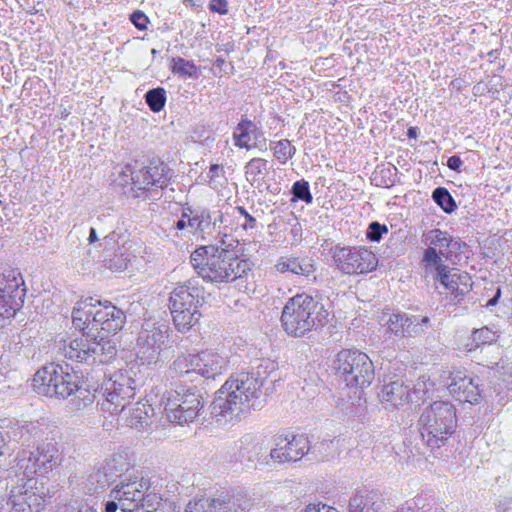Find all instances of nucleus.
I'll list each match as a JSON object with an SVG mask.
<instances>
[{
	"label": "nucleus",
	"mask_w": 512,
	"mask_h": 512,
	"mask_svg": "<svg viewBox=\"0 0 512 512\" xmlns=\"http://www.w3.org/2000/svg\"><path fill=\"white\" fill-rule=\"evenodd\" d=\"M144 100L152 112L159 113L164 109L167 101L166 90L163 87L149 89L144 95Z\"/></svg>",
	"instance_id": "ea45409f"
},
{
	"label": "nucleus",
	"mask_w": 512,
	"mask_h": 512,
	"mask_svg": "<svg viewBox=\"0 0 512 512\" xmlns=\"http://www.w3.org/2000/svg\"><path fill=\"white\" fill-rule=\"evenodd\" d=\"M418 425L425 444L432 449L440 448L455 432L456 408L448 401H435L422 411Z\"/></svg>",
	"instance_id": "423d86ee"
},
{
	"label": "nucleus",
	"mask_w": 512,
	"mask_h": 512,
	"mask_svg": "<svg viewBox=\"0 0 512 512\" xmlns=\"http://www.w3.org/2000/svg\"><path fill=\"white\" fill-rule=\"evenodd\" d=\"M118 238V233H116V231H112L111 233L104 236L99 246L103 247L104 249H114L116 243L118 242Z\"/></svg>",
	"instance_id": "13d9d810"
},
{
	"label": "nucleus",
	"mask_w": 512,
	"mask_h": 512,
	"mask_svg": "<svg viewBox=\"0 0 512 512\" xmlns=\"http://www.w3.org/2000/svg\"><path fill=\"white\" fill-rule=\"evenodd\" d=\"M65 509L66 512H96L92 507L88 505H83L77 509L74 507H65Z\"/></svg>",
	"instance_id": "e2e57ef3"
},
{
	"label": "nucleus",
	"mask_w": 512,
	"mask_h": 512,
	"mask_svg": "<svg viewBox=\"0 0 512 512\" xmlns=\"http://www.w3.org/2000/svg\"><path fill=\"white\" fill-rule=\"evenodd\" d=\"M196 373L209 379L223 374L228 369V357L213 349L195 354Z\"/></svg>",
	"instance_id": "412c9836"
},
{
	"label": "nucleus",
	"mask_w": 512,
	"mask_h": 512,
	"mask_svg": "<svg viewBox=\"0 0 512 512\" xmlns=\"http://www.w3.org/2000/svg\"><path fill=\"white\" fill-rule=\"evenodd\" d=\"M333 259L337 268L346 274H365L376 269V255L365 247L335 246Z\"/></svg>",
	"instance_id": "dca6fc26"
},
{
	"label": "nucleus",
	"mask_w": 512,
	"mask_h": 512,
	"mask_svg": "<svg viewBox=\"0 0 512 512\" xmlns=\"http://www.w3.org/2000/svg\"><path fill=\"white\" fill-rule=\"evenodd\" d=\"M448 389L450 394L460 402L476 404L481 398L479 379L469 377L460 371L452 374Z\"/></svg>",
	"instance_id": "aec40b11"
},
{
	"label": "nucleus",
	"mask_w": 512,
	"mask_h": 512,
	"mask_svg": "<svg viewBox=\"0 0 512 512\" xmlns=\"http://www.w3.org/2000/svg\"><path fill=\"white\" fill-rule=\"evenodd\" d=\"M290 193L292 195V202L302 201L307 205L313 202L309 182L304 179L295 181L291 187Z\"/></svg>",
	"instance_id": "49530a36"
},
{
	"label": "nucleus",
	"mask_w": 512,
	"mask_h": 512,
	"mask_svg": "<svg viewBox=\"0 0 512 512\" xmlns=\"http://www.w3.org/2000/svg\"><path fill=\"white\" fill-rule=\"evenodd\" d=\"M447 166L453 171L460 172L461 167L463 166V161L458 155H453L448 158Z\"/></svg>",
	"instance_id": "052dcab7"
},
{
	"label": "nucleus",
	"mask_w": 512,
	"mask_h": 512,
	"mask_svg": "<svg viewBox=\"0 0 512 512\" xmlns=\"http://www.w3.org/2000/svg\"><path fill=\"white\" fill-rule=\"evenodd\" d=\"M80 377L54 362L40 368L34 375L33 387L39 394L66 399L76 394L77 409H82L94 401V395L80 385Z\"/></svg>",
	"instance_id": "20e7f679"
},
{
	"label": "nucleus",
	"mask_w": 512,
	"mask_h": 512,
	"mask_svg": "<svg viewBox=\"0 0 512 512\" xmlns=\"http://www.w3.org/2000/svg\"><path fill=\"white\" fill-rule=\"evenodd\" d=\"M35 450H22L15 458V468L18 476L35 478L47 476L61 463V453L54 438H45Z\"/></svg>",
	"instance_id": "1a4fd4ad"
},
{
	"label": "nucleus",
	"mask_w": 512,
	"mask_h": 512,
	"mask_svg": "<svg viewBox=\"0 0 512 512\" xmlns=\"http://www.w3.org/2000/svg\"><path fill=\"white\" fill-rule=\"evenodd\" d=\"M329 313L324 305L305 293L297 294L285 304L281 314L284 331L292 337H303L323 327Z\"/></svg>",
	"instance_id": "39448f33"
},
{
	"label": "nucleus",
	"mask_w": 512,
	"mask_h": 512,
	"mask_svg": "<svg viewBox=\"0 0 512 512\" xmlns=\"http://www.w3.org/2000/svg\"><path fill=\"white\" fill-rule=\"evenodd\" d=\"M393 512H414V511H413V507L408 502H406L405 504H402L401 506H399Z\"/></svg>",
	"instance_id": "774afa93"
},
{
	"label": "nucleus",
	"mask_w": 512,
	"mask_h": 512,
	"mask_svg": "<svg viewBox=\"0 0 512 512\" xmlns=\"http://www.w3.org/2000/svg\"><path fill=\"white\" fill-rule=\"evenodd\" d=\"M385 507V499L380 492L363 488L350 497L348 512H383Z\"/></svg>",
	"instance_id": "b1692460"
},
{
	"label": "nucleus",
	"mask_w": 512,
	"mask_h": 512,
	"mask_svg": "<svg viewBox=\"0 0 512 512\" xmlns=\"http://www.w3.org/2000/svg\"><path fill=\"white\" fill-rule=\"evenodd\" d=\"M398 169L395 166H377L373 172L372 182L377 187L391 188L395 185Z\"/></svg>",
	"instance_id": "e433bc0d"
},
{
	"label": "nucleus",
	"mask_w": 512,
	"mask_h": 512,
	"mask_svg": "<svg viewBox=\"0 0 512 512\" xmlns=\"http://www.w3.org/2000/svg\"><path fill=\"white\" fill-rule=\"evenodd\" d=\"M497 512H508L512 508V497L501 496L495 503Z\"/></svg>",
	"instance_id": "bf43d9fd"
},
{
	"label": "nucleus",
	"mask_w": 512,
	"mask_h": 512,
	"mask_svg": "<svg viewBox=\"0 0 512 512\" xmlns=\"http://www.w3.org/2000/svg\"><path fill=\"white\" fill-rule=\"evenodd\" d=\"M88 241L90 244L99 241L97 230L95 227H91L89 230Z\"/></svg>",
	"instance_id": "338daca9"
},
{
	"label": "nucleus",
	"mask_w": 512,
	"mask_h": 512,
	"mask_svg": "<svg viewBox=\"0 0 512 512\" xmlns=\"http://www.w3.org/2000/svg\"><path fill=\"white\" fill-rule=\"evenodd\" d=\"M153 412L151 405L146 402L138 401L132 407H128L125 412V420L128 426L137 430H142L148 425L149 413Z\"/></svg>",
	"instance_id": "7c9ffc66"
},
{
	"label": "nucleus",
	"mask_w": 512,
	"mask_h": 512,
	"mask_svg": "<svg viewBox=\"0 0 512 512\" xmlns=\"http://www.w3.org/2000/svg\"><path fill=\"white\" fill-rule=\"evenodd\" d=\"M497 338V333L488 327L475 329L472 333V342L468 343L466 346L468 351H473L481 345L492 344Z\"/></svg>",
	"instance_id": "79ce46f5"
},
{
	"label": "nucleus",
	"mask_w": 512,
	"mask_h": 512,
	"mask_svg": "<svg viewBox=\"0 0 512 512\" xmlns=\"http://www.w3.org/2000/svg\"><path fill=\"white\" fill-rule=\"evenodd\" d=\"M131 261V255L126 251L115 253L113 257L106 260V267L113 272H121L127 269Z\"/></svg>",
	"instance_id": "09e8293b"
},
{
	"label": "nucleus",
	"mask_w": 512,
	"mask_h": 512,
	"mask_svg": "<svg viewBox=\"0 0 512 512\" xmlns=\"http://www.w3.org/2000/svg\"><path fill=\"white\" fill-rule=\"evenodd\" d=\"M204 302V290H173L170 296V309L179 332L189 330L198 321V307Z\"/></svg>",
	"instance_id": "2eb2a0df"
},
{
	"label": "nucleus",
	"mask_w": 512,
	"mask_h": 512,
	"mask_svg": "<svg viewBox=\"0 0 512 512\" xmlns=\"http://www.w3.org/2000/svg\"><path fill=\"white\" fill-rule=\"evenodd\" d=\"M429 318L407 316L404 313H392L386 321L388 330L398 337H415L429 326Z\"/></svg>",
	"instance_id": "6ab92c4d"
},
{
	"label": "nucleus",
	"mask_w": 512,
	"mask_h": 512,
	"mask_svg": "<svg viewBox=\"0 0 512 512\" xmlns=\"http://www.w3.org/2000/svg\"><path fill=\"white\" fill-rule=\"evenodd\" d=\"M421 242L426 246L420 262L425 272L445 265L443 258L452 264H457L468 248L460 238H455L439 228L423 233Z\"/></svg>",
	"instance_id": "6e6552de"
},
{
	"label": "nucleus",
	"mask_w": 512,
	"mask_h": 512,
	"mask_svg": "<svg viewBox=\"0 0 512 512\" xmlns=\"http://www.w3.org/2000/svg\"><path fill=\"white\" fill-rule=\"evenodd\" d=\"M238 449L240 456L248 461L258 460L264 452L260 439L251 433L245 434L240 438Z\"/></svg>",
	"instance_id": "473e14b6"
},
{
	"label": "nucleus",
	"mask_w": 512,
	"mask_h": 512,
	"mask_svg": "<svg viewBox=\"0 0 512 512\" xmlns=\"http://www.w3.org/2000/svg\"><path fill=\"white\" fill-rule=\"evenodd\" d=\"M500 296H501V290H496V294L491 299H489L487 301V303L485 304V307L489 308V307L496 305Z\"/></svg>",
	"instance_id": "69168bd1"
},
{
	"label": "nucleus",
	"mask_w": 512,
	"mask_h": 512,
	"mask_svg": "<svg viewBox=\"0 0 512 512\" xmlns=\"http://www.w3.org/2000/svg\"><path fill=\"white\" fill-rule=\"evenodd\" d=\"M275 267L281 273L290 272L305 277H309L315 272L314 264L309 258L281 257Z\"/></svg>",
	"instance_id": "cd10ccee"
},
{
	"label": "nucleus",
	"mask_w": 512,
	"mask_h": 512,
	"mask_svg": "<svg viewBox=\"0 0 512 512\" xmlns=\"http://www.w3.org/2000/svg\"><path fill=\"white\" fill-rule=\"evenodd\" d=\"M87 481V489L90 493H97L100 490H104L113 483L101 464L88 476Z\"/></svg>",
	"instance_id": "58836bf2"
},
{
	"label": "nucleus",
	"mask_w": 512,
	"mask_h": 512,
	"mask_svg": "<svg viewBox=\"0 0 512 512\" xmlns=\"http://www.w3.org/2000/svg\"><path fill=\"white\" fill-rule=\"evenodd\" d=\"M117 500L113 499L112 501H107L105 503V512H116L118 509L119 502H116Z\"/></svg>",
	"instance_id": "0e129e2a"
},
{
	"label": "nucleus",
	"mask_w": 512,
	"mask_h": 512,
	"mask_svg": "<svg viewBox=\"0 0 512 512\" xmlns=\"http://www.w3.org/2000/svg\"><path fill=\"white\" fill-rule=\"evenodd\" d=\"M99 307H103V304L93 297L77 301L72 311V323L83 334L80 338L68 342L66 340L58 342V353L65 359L94 365L108 363L115 357V345L109 340H104L103 337L98 340L94 335V331H98V324L93 320Z\"/></svg>",
	"instance_id": "f03ea898"
},
{
	"label": "nucleus",
	"mask_w": 512,
	"mask_h": 512,
	"mask_svg": "<svg viewBox=\"0 0 512 512\" xmlns=\"http://www.w3.org/2000/svg\"><path fill=\"white\" fill-rule=\"evenodd\" d=\"M7 424L1 426L5 429L2 432L9 441L14 442H28L29 438L41 439L48 434L49 427L39 422H30L26 425H20L18 421L7 420Z\"/></svg>",
	"instance_id": "5701e85b"
},
{
	"label": "nucleus",
	"mask_w": 512,
	"mask_h": 512,
	"mask_svg": "<svg viewBox=\"0 0 512 512\" xmlns=\"http://www.w3.org/2000/svg\"><path fill=\"white\" fill-rule=\"evenodd\" d=\"M27 290H0V316L13 317L24 303Z\"/></svg>",
	"instance_id": "c85d7f7f"
},
{
	"label": "nucleus",
	"mask_w": 512,
	"mask_h": 512,
	"mask_svg": "<svg viewBox=\"0 0 512 512\" xmlns=\"http://www.w3.org/2000/svg\"><path fill=\"white\" fill-rule=\"evenodd\" d=\"M223 220L224 216L220 212L217 216L212 215L217 232L215 242L199 246L190 255V262L199 275L215 283L242 280L251 271V262L240 259L232 251L235 247L233 240L228 242L229 236L218 230L217 224L223 223Z\"/></svg>",
	"instance_id": "7ed1b4c3"
},
{
	"label": "nucleus",
	"mask_w": 512,
	"mask_h": 512,
	"mask_svg": "<svg viewBox=\"0 0 512 512\" xmlns=\"http://www.w3.org/2000/svg\"><path fill=\"white\" fill-rule=\"evenodd\" d=\"M431 497L429 496V499ZM428 499V497L426 495H418L414 498V501H413V505L410 504L412 507H413V511L415 510V508L417 509H424L425 506H426V503L425 501Z\"/></svg>",
	"instance_id": "680f3d73"
},
{
	"label": "nucleus",
	"mask_w": 512,
	"mask_h": 512,
	"mask_svg": "<svg viewBox=\"0 0 512 512\" xmlns=\"http://www.w3.org/2000/svg\"><path fill=\"white\" fill-rule=\"evenodd\" d=\"M126 168L130 172L133 189L137 191H149L151 187L164 189L174 176L173 169L160 159L150 160L147 166L137 171H132L129 166Z\"/></svg>",
	"instance_id": "f3484780"
},
{
	"label": "nucleus",
	"mask_w": 512,
	"mask_h": 512,
	"mask_svg": "<svg viewBox=\"0 0 512 512\" xmlns=\"http://www.w3.org/2000/svg\"><path fill=\"white\" fill-rule=\"evenodd\" d=\"M267 165V160L256 157L249 160L244 167L246 180L260 192H263L264 176L268 172Z\"/></svg>",
	"instance_id": "2f4dec72"
},
{
	"label": "nucleus",
	"mask_w": 512,
	"mask_h": 512,
	"mask_svg": "<svg viewBox=\"0 0 512 512\" xmlns=\"http://www.w3.org/2000/svg\"><path fill=\"white\" fill-rule=\"evenodd\" d=\"M103 389L105 399L101 403L102 410L117 414L125 412L134 398L136 382L130 371L120 370L104 382Z\"/></svg>",
	"instance_id": "4468645a"
},
{
	"label": "nucleus",
	"mask_w": 512,
	"mask_h": 512,
	"mask_svg": "<svg viewBox=\"0 0 512 512\" xmlns=\"http://www.w3.org/2000/svg\"><path fill=\"white\" fill-rule=\"evenodd\" d=\"M378 395L382 403L394 408L403 406L411 400L409 387L399 380L384 384Z\"/></svg>",
	"instance_id": "bb28decb"
},
{
	"label": "nucleus",
	"mask_w": 512,
	"mask_h": 512,
	"mask_svg": "<svg viewBox=\"0 0 512 512\" xmlns=\"http://www.w3.org/2000/svg\"><path fill=\"white\" fill-rule=\"evenodd\" d=\"M221 508L226 512H250L260 503H253L252 499L245 494H235L231 497L218 498Z\"/></svg>",
	"instance_id": "72a5a7b5"
},
{
	"label": "nucleus",
	"mask_w": 512,
	"mask_h": 512,
	"mask_svg": "<svg viewBox=\"0 0 512 512\" xmlns=\"http://www.w3.org/2000/svg\"><path fill=\"white\" fill-rule=\"evenodd\" d=\"M188 216L192 217L191 232L197 239L208 244L214 243L217 232L215 222L212 221V212L208 208L197 206L189 210Z\"/></svg>",
	"instance_id": "4be33fe9"
},
{
	"label": "nucleus",
	"mask_w": 512,
	"mask_h": 512,
	"mask_svg": "<svg viewBox=\"0 0 512 512\" xmlns=\"http://www.w3.org/2000/svg\"><path fill=\"white\" fill-rule=\"evenodd\" d=\"M26 288L19 269L6 267L0 272V288Z\"/></svg>",
	"instance_id": "a19ab883"
},
{
	"label": "nucleus",
	"mask_w": 512,
	"mask_h": 512,
	"mask_svg": "<svg viewBox=\"0 0 512 512\" xmlns=\"http://www.w3.org/2000/svg\"><path fill=\"white\" fill-rule=\"evenodd\" d=\"M425 273L444 288H460V286L471 288L473 285L469 273L457 268H451L446 264Z\"/></svg>",
	"instance_id": "393cba45"
},
{
	"label": "nucleus",
	"mask_w": 512,
	"mask_h": 512,
	"mask_svg": "<svg viewBox=\"0 0 512 512\" xmlns=\"http://www.w3.org/2000/svg\"><path fill=\"white\" fill-rule=\"evenodd\" d=\"M209 10L220 15H226L228 13V2L227 0H211Z\"/></svg>",
	"instance_id": "5fc2aeb1"
},
{
	"label": "nucleus",
	"mask_w": 512,
	"mask_h": 512,
	"mask_svg": "<svg viewBox=\"0 0 512 512\" xmlns=\"http://www.w3.org/2000/svg\"><path fill=\"white\" fill-rule=\"evenodd\" d=\"M125 320L124 312L116 306L109 304L97 309L93 321L98 324V330L108 334H115L123 328Z\"/></svg>",
	"instance_id": "a878e982"
},
{
	"label": "nucleus",
	"mask_w": 512,
	"mask_h": 512,
	"mask_svg": "<svg viewBox=\"0 0 512 512\" xmlns=\"http://www.w3.org/2000/svg\"><path fill=\"white\" fill-rule=\"evenodd\" d=\"M271 150L274 157L282 164H285L296 153V147L288 139L271 142Z\"/></svg>",
	"instance_id": "c03bdc74"
},
{
	"label": "nucleus",
	"mask_w": 512,
	"mask_h": 512,
	"mask_svg": "<svg viewBox=\"0 0 512 512\" xmlns=\"http://www.w3.org/2000/svg\"><path fill=\"white\" fill-rule=\"evenodd\" d=\"M193 206L185 204L181 209V216L175 220L170 227V234L174 237H182L185 235L187 228L191 230L192 217L188 216L189 210H193Z\"/></svg>",
	"instance_id": "37998d69"
},
{
	"label": "nucleus",
	"mask_w": 512,
	"mask_h": 512,
	"mask_svg": "<svg viewBox=\"0 0 512 512\" xmlns=\"http://www.w3.org/2000/svg\"><path fill=\"white\" fill-rule=\"evenodd\" d=\"M203 405V397L196 387L180 386L168 392L164 401V412L169 421L182 425L192 422Z\"/></svg>",
	"instance_id": "9d476101"
},
{
	"label": "nucleus",
	"mask_w": 512,
	"mask_h": 512,
	"mask_svg": "<svg viewBox=\"0 0 512 512\" xmlns=\"http://www.w3.org/2000/svg\"><path fill=\"white\" fill-rule=\"evenodd\" d=\"M186 512H226L217 499L201 498L190 501L187 505Z\"/></svg>",
	"instance_id": "a18cd8bd"
},
{
	"label": "nucleus",
	"mask_w": 512,
	"mask_h": 512,
	"mask_svg": "<svg viewBox=\"0 0 512 512\" xmlns=\"http://www.w3.org/2000/svg\"><path fill=\"white\" fill-rule=\"evenodd\" d=\"M196 356L195 354L181 355L178 356L173 364V370L179 375L189 374L191 372L196 373Z\"/></svg>",
	"instance_id": "de8ad7c7"
},
{
	"label": "nucleus",
	"mask_w": 512,
	"mask_h": 512,
	"mask_svg": "<svg viewBox=\"0 0 512 512\" xmlns=\"http://www.w3.org/2000/svg\"><path fill=\"white\" fill-rule=\"evenodd\" d=\"M389 232L386 224H381L378 221L369 223L366 229V238L371 242H380L384 234Z\"/></svg>",
	"instance_id": "8fccbe9b"
},
{
	"label": "nucleus",
	"mask_w": 512,
	"mask_h": 512,
	"mask_svg": "<svg viewBox=\"0 0 512 512\" xmlns=\"http://www.w3.org/2000/svg\"><path fill=\"white\" fill-rule=\"evenodd\" d=\"M22 483L12 486L9 494L0 485V512H40L50 498L49 488L42 479L22 477Z\"/></svg>",
	"instance_id": "0eeeda50"
},
{
	"label": "nucleus",
	"mask_w": 512,
	"mask_h": 512,
	"mask_svg": "<svg viewBox=\"0 0 512 512\" xmlns=\"http://www.w3.org/2000/svg\"><path fill=\"white\" fill-rule=\"evenodd\" d=\"M256 124L250 120L246 115H243L235 127L232 138L233 143L236 147L241 149L250 150L258 146V143L254 142L250 144L251 134H255Z\"/></svg>",
	"instance_id": "c756f323"
},
{
	"label": "nucleus",
	"mask_w": 512,
	"mask_h": 512,
	"mask_svg": "<svg viewBox=\"0 0 512 512\" xmlns=\"http://www.w3.org/2000/svg\"><path fill=\"white\" fill-rule=\"evenodd\" d=\"M171 72L181 77L198 78V67L192 60H186L182 57H173L171 59Z\"/></svg>",
	"instance_id": "4c0bfd02"
},
{
	"label": "nucleus",
	"mask_w": 512,
	"mask_h": 512,
	"mask_svg": "<svg viewBox=\"0 0 512 512\" xmlns=\"http://www.w3.org/2000/svg\"><path fill=\"white\" fill-rule=\"evenodd\" d=\"M101 465L107 471L108 476L114 482L118 477L127 472L131 465L128 458L123 453H115L106 458Z\"/></svg>",
	"instance_id": "f704fd0d"
},
{
	"label": "nucleus",
	"mask_w": 512,
	"mask_h": 512,
	"mask_svg": "<svg viewBox=\"0 0 512 512\" xmlns=\"http://www.w3.org/2000/svg\"><path fill=\"white\" fill-rule=\"evenodd\" d=\"M129 19L131 23L140 31L146 30L150 22L147 15L141 10L132 12Z\"/></svg>",
	"instance_id": "603ef678"
},
{
	"label": "nucleus",
	"mask_w": 512,
	"mask_h": 512,
	"mask_svg": "<svg viewBox=\"0 0 512 512\" xmlns=\"http://www.w3.org/2000/svg\"><path fill=\"white\" fill-rule=\"evenodd\" d=\"M315 447L310 446V441L304 434L291 435V438L278 436L275 447L270 451V457L277 463L297 461Z\"/></svg>",
	"instance_id": "a211bd4d"
},
{
	"label": "nucleus",
	"mask_w": 512,
	"mask_h": 512,
	"mask_svg": "<svg viewBox=\"0 0 512 512\" xmlns=\"http://www.w3.org/2000/svg\"><path fill=\"white\" fill-rule=\"evenodd\" d=\"M208 131L205 129L204 125H197L193 128L191 133V138L195 142H202L209 138Z\"/></svg>",
	"instance_id": "4d7b16f0"
},
{
	"label": "nucleus",
	"mask_w": 512,
	"mask_h": 512,
	"mask_svg": "<svg viewBox=\"0 0 512 512\" xmlns=\"http://www.w3.org/2000/svg\"><path fill=\"white\" fill-rule=\"evenodd\" d=\"M301 512H339L336 508L324 503L309 504Z\"/></svg>",
	"instance_id": "6e6d98bb"
},
{
	"label": "nucleus",
	"mask_w": 512,
	"mask_h": 512,
	"mask_svg": "<svg viewBox=\"0 0 512 512\" xmlns=\"http://www.w3.org/2000/svg\"><path fill=\"white\" fill-rule=\"evenodd\" d=\"M151 483L149 478L134 477L127 481H122L116 485L110 492V497L119 502L123 512L142 511L145 507H150L153 501H157L158 494L151 492Z\"/></svg>",
	"instance_id": "f8f14e48"
},
{
	"label": "nucleus",
	"mask_w": 512,
	"mask_h": 512,
	"mask_svg": "<svg viewBox=\"0 0 512 512\" xmlns=\"http://www.w3.org/2000/svg\"><path fill=\"white\" fill-rule=\"evenodd\" d=\"M224 167L219 164H212L209 167L208 177H209V183L210 186H213V184L217 183L218 178H224Z\"/></svg>",
	"instance_id": "864d4df0"
},
{
	"label": "nucleus",
	"mask_w": 512,
	"mask_h": 512,
	"mask_svg": "<svg viewBox=\"0 0 512 512\" xmlns=\"http://www.w3.org/2000/svg\"><path fill=\"white\" fill-rule=\"evenodd\" d=\"M276 369L274 361L261 359L249 370L232 374L209 407L212 418L219 424H226L239 420L251 410L261 409L267 401L264 385Z\"/></svg>",
	"instance_id": "f257e3e1"
},
{
	"label": "nucleus",
	"mask_w": 512,
	"mask_h": 512,
	"mask_svg": "<svg viewBox=\"0 0 512 512\" xmlns=\"http://www.w3.org/2000/svg\"><path fill=\"white\" fill-rule=\"evenodd\" d=\"M335 368L348 387L363 389L369 386L374 379L372 361L365 353L358 350L340 351Z\"/></svg>",
	"instance_id": "9b49d317"
},
{
	"label": "nucleus",
	"mask_w": 512,
	"mask_h": 512,
	"mask_svg": "<svg viewBox=\"0 0 512 512\" xmlns=\"http://www.w3.org/2000/svg\"><path fill=\"white\" fill-rule=\"evenodd\" d=\"M433 202L446 214H452L457 209V203L446 187L438 186L431 194Z\"/></svg>",
	"instance_id": "c9c22d12"
},
{
	"label": "nucleus",
	"mask_w": 512,
	"mask_h": 512,
	"mask_svg": "<svg viewBox=\"0 0 512 512\" xmlns=\"http://www.w3.org/2000/svg\"><path fill=\"white\" fill-rule=\"evenodd\" d=\"M235 211L240 214L244 218V221L240 223V227L245 230H254L257 227V220L254 216L249 214L247 210L242 206H236Z\"/></svg>",
	"instance_id": "3c124183"
},
{
	"label": "nucleus",
	"mask_w": 512,
	"mask_h": 512,
	"mask_svg": "<svg viewBox=\"0 0 512 512\" xmlns=\"http://www.w3.org/2000/svg\"><path fill=\"white\" fill-rule=\"evenodd\" d=\"M170 327L162 320L147 319L137 337L136 355L142 364L156 363L169 338Z\"/></svg>",
	"instance_id": "ddd939ff"
}]
</instances>
